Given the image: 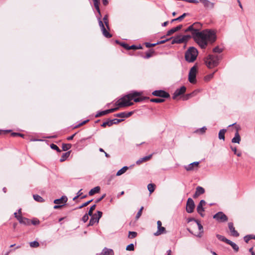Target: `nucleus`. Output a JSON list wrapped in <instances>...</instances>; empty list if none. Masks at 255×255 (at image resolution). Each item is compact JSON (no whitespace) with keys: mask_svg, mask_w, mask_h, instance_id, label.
I'll return each instance as SVG.
<instances>
[{"mask_svg":"<svg viewBox=\"0 0 255 255\" xmlns=\"http://www.w3.org/2000/svg\"><path fill=\"white\" fill-rule=\"evenodd\" d=\"M197 26H201L200 23L195 22L186 29L185 32L191 31L194 41L202 49H205L208 42L212 44L216 41L217 38L216 33L213 30L209 29L200 31L198 29L195 28Z\"/></svg>","mask_w":255,"mask_h":255,"instance_id":"1","label":"nucleus"},{"mask_svg":"<svg viewBox=\"0 0 255 255\" xmlns=\"http://www.w3.org/2000/svg\"><path fill=\"white\" fill-rule=\"evenodd\" d=\"M140 93L136 91L129 93L125 97L121 98L116 103V105L119 107H125L130 106L133 105V103L131 102V100L137 103L143 101L149 98L147 97L140 96Z\"/></svg>","mask_w":255,"mask_h":255,"instance_id":"2","label":"nucleus"},{"mask_svg":"<svg viewBox=\"0 0 255 255\" xmlns=\"http://www.w3.org/2000/svg\"><path fill=\"white\" fill-rule=\"evenodd\" d=\"M198 54L197 49L194 47H190L185 52V60L188 62H193L196 59Z\"/></svg>","mask_w":255,"mask_h":255,"instance_id":"3","label":"nucleus"},{"mask_svg":"<svg viewBox=\"0 0 255 255\" xmlns=\"http://www.w3.org/2000/svg\"><path fill=\"white\" fill-rule=\"evenodd\" d=\"M220 57L213 55H209L206 58L205 62L209 68H212L218 65Z\"/></svg>","mask_w":255,"mask_h":255,"instance_id":"4","label":"nucleus"},{"mask_svg":"<svg viewBox=\"0 0 255 255\" xmlns=\"http://www.w3.org/2000/svg\"><path fill=\"white\" fill-rule=\"evenodd\" d=\"M196 73L197 68L195 66H194L190 69L188 75V80L191 83L194 84L196 83Z\"/></svg>","mask_w":255,"mask_h":255,"instance_id":"5","label":"nucleus"},{"mask_svg":"<svg viewBox=\"0 0 255 255\" xmlns=\"http://www.w3.org/2000/svg\"><path fill=\"white\" fill-rule=\"evenodd\" d=\"M97 18L99 26L101 27L103 35L107 38H111L112 36V35L106 29L104 25L103 22L101 20V17H97Z\"/></svg>","mask_w":255,"mask_h":255,"instance_id":"6","label":"nucleus"},{"mask_svg":"<svg viewBox=\"0 0 255 255\" xmlns=\"http://www.w3.org/2000/svg\"><path fill=\"white\" fill-rule=\"evenodd\" d=\"M213 218L220 222H225L228 220V217L222 212H219L215 214Z\"/></svg>","mask_w":255,"mask_h":255,"instance_id":"7","label":"nucleus"},{"mask_svg":"<svg viewBox=\"0 0 255 255\" xmlns=\"http://www.w3.org/2000/svg\"><path fill=\"white\" fill-rule=\"evenodd\" d=\"M98 216L96 214H94L91 216L90 220L89 226H93L95 223H98L99 219L102 217L103 213L101 211H98Z\"/></svg>","mask_w":255,"mask_h":255,"instance_id":"8","label":"nucleus"},{"mask_svg":"<svg viewBox=\"0 0 255 255\" xmlns=\"http://www.w3.org/2000/svg\"><path fill=\"white\" fill-rule=\"evenodd\" d=\"M195 204L193 199L189 198L186 203V211L188 213H191L194 211Z\"/></svg>","mask_w":255,"mask_h":255,"instance_id":"9","label":"nucleus"},{"mask_svg":"<svg viewBox=\"0 0 255 255\" xmlns=\"http://www.w3.org/2000/svg\"><path fill=\"white\" fill-rule=\"evenodd\" d=\"M152 95L163 98H170V95L168 93L162 90H155L152 93Z\"/></svg>","mask_w":255,"mask_h":255,"instance_id":"10","label":"nucleus"},{"mask_svg":"<svg viewBox=\"0 0 255 255\" xmlns=\"http://www.w3.org/2000/svg\"><path fill=\"white\" fill-rule=\"evenodd\" d=\"M186 88L184 86L181 87L179 89H177L173 94L172 98L174 100L176 99L177 97L184 94L185 93V92H186Z\"/></svg>","mask_w":255,"mask_h":255,"instance_id":"11","label":"nucleus"},{"mask_svg":"<svg viewBox=\"0 0 255 255\" xmlns=\"http://www.w3.org/2000/svg\"><path fill=\"white\" fill-rule=\"evenodd\" d=\"M157 231L156 233L154 234L155 236H159L162 234L166 233L165 228L163 227H162V223L160 221H158L157 222Z\"/></svg>","mask_w":255,"mask_h":255,"instance_id":"12","label":"nucleus"},{"mask_svg":"<svg viewBox=\"0 0 255 255\" xmlns=\"http://www.w3.org/2000/svg\"><path fill=\"white\" fill-rule=\"evenodd\" d=\"M229 229L231 233V235L235 237H238L239 236L240 234L236 230L234 226V224L232 222H229L228 224Z\"/></svg>","mask_w":255,"mask_h":255,"instance_id":"13","label":"nucleus"},{"mask_svg":"<svg viewBox=\"0 0 255 255\" xmlns=\"http://www.w3.org/2000/svg\"><path fill=\"white\" fill-rule=\"evenodd\" d=\"M172 39L171 44H180L184 43L183 38L181 35H178L175 37H172L170 38V40Z\"/></svg>","mask_w":255,"mask_h":255,"instance_id":"14","label":"nucleus"},{"mask_svg":"<svg viewBox=\"0 0 255 255\" xmlns=\"http://www.w3.org/2000/svg\"><path fill=\"white\" fill-rule=\"evenodd\" d=\"M18 221L19 223L21 224H23L25 226H29L31 225V220L26 217H18Z\"/></svg>","mask_w":255,"mask_h":255,"instance_id":"15","label":"nucleus"},{"mask_svg":"<svg viewBox=\"0 0 255 255\" xmlns=\"http://www.w3.org/2000/svg\"><path fill=\"white\" fill-rule=\"evenodd\" d=\"M205 189L201 186H197L196 188V191L193 196L194 198H197L200 195L203 194L205 193Z\"/></svg>","mask_w":255,"mask_h":255,"instance_id":"16","label":"nucleus"},{"mask_svg":"<svg viewBox=\"0 0 255 255\" xmlns=\"http://www.w3.org/2000/svg\"><path fill=\"white\" fill-rule=\"evenodd\" d=\"M133 111H131L129 112H122L120 113L116 114L114 116L115 117L122 118H128L130 117L133 114Z\"/></svg>","mask_w":255,"mask_h":255,"instance_id":"17","label":"nucleus"},{"mask_svg":"<svg viewBox=\"0 0 255 255\" xmlns=\"http://www.w3.org/2000/svg\"><path fill=\"white\" fill-rule=\"evenodd\" d=\"M182 25L180 24V25H178L176 27L171 28V29H170L169 30H168L167 32L166 35L170 36V35L173 34L175 32L178 31L179 30H180L182 28Z\"/></svg>","mask_w":255,"mask_h":255,"instance_id":"18","label":"nucleus"},{"mask_svg":"<svg viewBox=\"0 0 255 255\" xmlns=\"http://www.w3.org/2000/svg\"><path fill=\"white\" fill-rule=\"evenodd\" d=\"M67 200L68 199L66 196H62L60 199L54 200V203L56 204H63L64 205L65 203L67 201Z\"/></svg>","mask_w":255,"mask_h":255,"instance_id":"19","label":"nucleus"},{"mask_svg":"<svg viewBox=\"0 0 255 255\" xmlns=\"http://www.w3.org/2000/svg\"><path fill=\"white\" fill-rule=\"evenodd\" d=\"M206 202L204 200H201L197 206V211L198 213L203 212L204 211V208L203 206L205 205Z\"/></svg>","mask_w":255,"mask_h":255,"instance_id":"20","label":"nucleus"},{"mask_svg":"<svg viewBox=\"0 0 255 255\" xmlns=\"http://www.w3.org/2000/svg\"><path fill=\"white\" fill-rule=\"evenodd\" d=\"M198 93L197 91H194L191 93L187 94L183 96V100H187L193 97H194Z\"/></svg>","mask_w":255,"mask_h":255,"instance_id":"21","label":"nucleus"},{"mask_svg":"<svg viewBox=\"0 0 255 255\" xmlns=\"http://www.w3.org/2000/svg\"><path fill=\"white\" fill-rule=\"evenodd\" d=\"M199 164V162L195 161L188 164L187 166H185V168L187 171H191L193 169L194 166H198Z\"/></svg>","mask_w":255,"mask_h":255,"instance_id":"22","label":"nucleus"},{"mask_svg":"<svg viewBox=\"0 0 255 255\" xmlns=\"http://www.w3.org/2000/svg\"><path fill=\"white\" fill-rule=\"evenodd\" d=\"M241 140V136L239 134L238 130H237L235 134V136L232 139V142L233 143H240Z\"/></svg>","mask_w":255,"mask_h":255,"instance_id":"23","label":"nucleus"},{"mask_svg":"<svg viewBox=\"0 0 255 255\" xmlns=\"http://www.w3.org/2000/svg\"><path fill=\"white\" fill-rule=\"evenodd\" d=\"M152 155V154H150L148 156H146L142 158H141L136 161V163L137 164L139 165V164H141V163H142L143 162L149 160L151 158Z\"/></svg>","mask_w":255,"mask_h":255,"instance_id":"24","label":"nucleus"},{"mask_svg":"<svg viewBox=\"0 0 255 255\" xmlns=\"http://www.w3.org/2000/svg\"><path fill=\"white\" fill-rule=\"evenodd\" d=\"M154 53V51L153 49L150 50L149 52L146 53L145 56H143L142 53H138V54L140 55L141 57H142L144 59H148L150 58L153 54Z\"/></svg>","mask_w":255,"mask_h":255,"instance_id":"25","label":"nucleus"},{"mask_svg":"<svg viewBox=\"0 0 255 255\" xmlns=\"http://www.w3.org/2000/svg\"><path fill=\"white\" fill-rule=\"evenodd\" d=\"M100 191V187L99 186H96L94 187V188L90 190V191L89 192V195L90 196H92L94 195L96 193H98Z\"/></svg>","mask_w":255,"mask_h":255,"instance_id":"26","label":"nucleus"},{"mask_svg":"<svg viewBox=\"0 0 255 255\" xmlns=\"http://www.w3.org/2000/svg\"><path fill=\"white\" fill-rule=\"evenodd\" d=\"M227 244L228 245H230L236 252H237L239 251V248L237 244H236L235 243H234V242H232L231 241H230V240H229V241Z\"/></svg>","mask_w":255,"mask_h":255,"instance_id":"27","label":"nucleus"},{"mask_svg":"<svg viewBox=\"0 0 255 255\" xmlns=\"http://www.w3.org/2000/svg\"><path fill=\"white\" fill-rule=\"evenodd\" d=\"M102 255H114L113 251L111 249L105 248L101 254Z\"/></svg>","mask_w":255,"mask_h":255,"instance_id":"28","label":"nucleus"},{"mask_svg":"<svg viewBox=\"0 0 255 255\" xmlns=\"http://www.w3.org/2000/svg\"><path fill=\"white\" fill-rule=\"evenodd\" d=\"M70 151L63 153L60 159V162H63L66 160V159L69 156L70 154Z\"/></svg>","mask_w":255,"mask_h":255,"instance_id":"29","label":"nucleus"},{"mask_svg":"<svg viewBox=\"0 0 255 255\" xmlns=\"http://www.w3.org/2000/svg\"><path fill=\"white\" fill-rule=\"evenodd\" d=\"M189 15V13H184L182 15H181V16L178 17L177 18H174V19H173L171 20V22H173L174 21H181L186 15Z\"/></svg>","mask_w":255,"mask_h":255,"instance_id":"30","label":"nucleus"},{"mask_svg":"<svg viewBox=\"0 0 255 255\" xmlns=\"http://www.w3.org/2000/svg\"><path fill=\"white\" fill-rule=\"evenodd\" d=\"M227 130L226 129H222L219 132V138L220 139L225 140V133Z\"/></svg>","mask_w":255,"mask_h":255,"instance_id":"31","label":"nucleus"},{"mask_svg":"<svg viewBox=\"0 0 255 255\" xmlns=\"http://www.w3.org/2000/svg\"><path fill=\"white\" fill-rule=\"evenodd\" d=\"M196 224L198 226V229L200 231L199 234L198 235H197V236L201 237L202 236L201 234L203 233V227L198 220L197 221Z\"/></svg>","mask_w":255,"mask_h":255,"instance_id":"32","label":"nucleus"},{"mask_svg":"<svg viewBox=\"0 0 255 255\" xmlns=\"http://www.w3.org/2000/svg\"><path fill=\"white\" fill-rule=\"evenodd\" d=\"M128 166H124L122 168H121L120 170H119L116 174L117 176H120L122 174H124L126 172V171L128 170Z\"/></svg>","mask_w":255,"mask_h":255,"instance_id":"33","label":"nucleus"},{"mask_svg":"<svg viewBox=\"0 0 255 255\" xmlns=\"http://www.w3.org/2000/svg\"><path fill=\"white\" fill-rule=\"evenodd\" d=\"M216 237L218 238V240L220 241H221L222 242H224L226 243V244L228 243L229 240L226 238L224 236L220 235L219 234L216 235Z\"/></svg>","mask_w":255,"mask_h":255,"instance_id":"34","label":"nucleus"},{"mask_svg":"<svg viewBox=\"0 0 255 255\" xmlns=\"http://www.w3.org/2000/svg\"><path fill=\"white\" fill-rule=\"evenodd\" d=\"M150 101L151 102L159 103L164 102L165 100L162 98H152L150 100Z\"/></svg>","mask_w":255,"mask_h":255,"instance_id":"35","label":"nucleus"},{"mask_svg":"<svg viewBox=\"0 0 255 255\" xmlns=\"http://www.w3.org/2000/svg\"><path fill=\"white\" fill-rule=\"evenodd\" d=\"M34 199L37 202H44V199L38 195H33V196Z\"/></svg>","mask_w":255,"mask_h":255,"instance_id":"36","label":"nucleus"},{"mask_svg":"<svg viewBox=\"0 0 255 255\" xmlns=\"http://www.w3.org/2000/svg\"><path fill=\"white\" fill-rule=\"evenodd\" d=\"M155 185L154 184L150 183L147 185V189L150 193H152L155 189Z\"/></svg>","mask_w":255,"mask_h":255,"instance_id":"37","label":"nucleus"},{"mask_svg":"<svg viewBox=\"0 0 255 255\" xmlns=\"http://www.w3.org/2000/svg\"><path fill=\"white\" fill-rule=\"evenodd\" d=\"M116 42L118 44H119L121 46L123 47L124 48L127 50H129V46L125 42H121L119 41L118 40L116 41Z\"/></svg>","mask_w":255,"mask_h":255,"instance_id":"38","label":"nucleus"},{"mask_svg":"<svg viewBox=\"0 0 255 255\" xmlns=\"http://www.w3.org/2000/svg\"><path fill=\"white\" fill-rule=\"evenodd\" d=\"M137 235V234L135 232L129 231L128 238L129 239H133L135 238Z\"/></svg>","mask_w":255,"mask_h":255,"instance_id":"39","label":"nucleus"},{"mask_svg":"<svg viewBox=\"0 0 255 255\" xmlns=\"http://www.w3.org/2000/svg\"><path fill=\"white\" fill-rule=\"evenodd\" d=\"M72 145L70 143L66 144L63 143L62 144V150L63 151H67L71 147Z\"/></svg>","mask_w":255,"mask_h":255,"instance_id":"40","label":"nucleus"},{"mask_svg":"<svg viewBox=\"0 0 255 255\" xmlns=\"http://www.w3.org/2000/svg\"><path fill=\"white\" fill-rule=\"evenodd\" d=\"M112 126V123L111 121V120H108L107 122H104L102 125L101 126L103 128H105L106 126L111 127Z\"/></svg>","mask_w":255,"mask_h":255,"instance_id":"41","label":"nucleus"},{"mask_svg":"<svg viewBox=\"0 0 255 255\" xmlns=\"http://www.w3.org/2000/svg\"><path fill=\"white\" fill-rule=\"evenodd\" d=\"M107 114H108V113H107V110L103 111H100V112H98L97 113V114L95 116V117L98 118V117H101V116L107 115Z\"/></svg>","mask_w":255,"mask_h":255,"instance_id":"42","label":"nucleus"},{"mask_svg":"<svg viewBox=\"0 0 255 255\" xmlns=\"http://www.w3.org/2000/svg\"><path fill=\"white\" fill-rule=\"evenodd\" d=\"M92 201H93V200L88 201L87 202L83 203L82 205H81L79 207L76 208L75 209H74V210L81 209L84 207H86V206H88Z\"/></svg>","mask_w":255,"mask_h":255,"instance_id":"43","label":"nucleus"},{"mask_svg":"<svg viewBox=\"0 0 255 255\" xmlns=\"http://www.w3.org/2000/svg\"><path fill=\"white\" fill-rule=\"evenodd\" d=\"M142 49V46L140 44L138 45H132L131 46H129V50L132 49V50H136V49Z\"/></svg>","mask_w":255,"mask_h":255,"instance_id":"44","label":"nucleus"},{"mask_svg":"<svg viewBox=\"0 0 255 255\" xmlns=\"http://www.w3.org/2000/svg\"><path fill=\"white\" fill-rule=\"evenodd\" d=\"M252 239H253V235H247L244 238L245 242L247 243H248L249 241Z\"/></svg>","mask_w":255,"mask_h":255,"instance_id":"45","label":"nucleus"},{"mask_svg":"<svg viewBox=\"0 0 255 255\" xmlns=\"http://www.w3.org/2000/svg\"><path fill=\"white\" fill-rule=\"evenodd\" d=\"M50 147L54 150H56L58 152H60L61 150L55 144L52 143L50 144Z\"/></svg>","mask_w":255,"mask_h":255,"instance_id":"46","label":"nucleus"},{"mask_svg":"<svg viewBox=\"0 0 255 255\" xmlns=\"http://www.w3.org/2000/svg\"><path fill=\"white\" fill-rule=\"evenodd\" d=\"M39 246V243L36 241L30 243V246L32 248H37Z\"/></svg>","mask_w":255,"mask_h":255,"instance_id":"47","label":"nucleus"},{"mask_svg":"<svg viewBox=\"0 0 255 255\" xmlns=\"http://www.w3.org/2000/svg\"><path fill=\"white\" fill-rule=\"evenodd\" d=\"M134 250V245L133 244H130L127 246L126 250L128 251H133Z\"/></svg>","mask_w":255,"mask_h":255,"instance_id":"48","label":"nucleus"},{"mask_svg":"<svg viewBox=\"0 0 255 255\" xmlns=\"http://www.w3.org/2000/svg\"><path fill=\"white\" fill-rule=\"evenodd\" d=\"M96 207V205L95 204L91 207V208H90V210L88 212V214L89 216H92L93 215H94L93 214V211L95 209Z\"/></svg>","mask_w":255,"mask_h":255,"instance_id":"49","label":"nucleus"},{"mask_svg":"<svg viewBox=\"0 0 255 255\" xmlns=\"http://www.w3.org/2000/svg\"><path fill=\"white\" fill-rule=\"evenodd\" d=\"M111 122L112 123V125H113L114 124H118L119 123H121L122 121H123L124 120L123 119H113V120H111Z\"/></svg>","mask_w":255,"mask_h":255,"instance_id":"50","label":"nucleus"},{"mask_svg":"<svg viewBox=\"0 0 255 255\" xmlns=\"http://www.w3.org/2000/svg\"><path fill=\"white\" fill-rule=\"evenodd\" d=\"M143 209V207L142 206L136 215L135 218L136 220L140 218V217L141 216Z\"/></svg>","mask_w":255,"mask_h":255,"instance_id":"51","label":"nucleus"},{"mask_svg":"<svg viewBox=\"0 0 255 255\" xmlns=\"http://www.w3.org/2000/svg\"><path fill=\"white\" fill-rule=\"evenodd\" d=\"M213 51L215 53H220L223 51V49L219 48V46H216L213 49Z\"/></svg>","mask_w":255,"mask_h":255,"instance_id":"52","label":"nucleus"},{"mask_svg":"<svg viewBox=\"0 0 255 255\" xmlns=\"http://www.w3.org/2000/svg\"><path fill=\"white\" fill-rule=\"evenodd\" d=\"M191 37H192V36L190 35H185L182 36V38H183L184 40V43L187 42Z\"/></svg>","mask_w":255,"mask_h":255,"instance_id":"53","label":"nucleus"},{"mask_svg":"<svg viewBox=\"0 0 255 255\" xmlns=\"http://www.w3.org/2000/svg\"><path fill=\"white\" fill-rule=\"evenodd\" d=\"M145 46L146 47L150 48V47H151L155 46L156 45H157V44H156V43H149V42H146V43H145Z\"/></svg>","mask_w":255,"mask_h":255,"instance_id":"54","label":"nucleus"},{"mask_svg":"<svg viewBox=\"0 0 255 255\" xmlns=\"http://www.w3.org/2000/svg\"><path fill=\"white\" fill-rule=\"evenodd\" d=\"M39 223H40V222H39V220H38L37 219H35L31 220V224H32L33 225H37L39 224Z\"/></svg>","mask_w":255,"mask_h":255,"instance_id":"55","label":"nucleus"},{"mask_svg":"<svg viewBox=\"0 0 255 255\" xmlns=\"http://www.w3.org/2000/svg\"><path fill=\"white\" fill-rule=\"evenodd\" d=\"M88 121H89L88 120L83 121V122L75 126L74 127V128H79L80 127H81V126H83V125L85 124L86 123H87Z\"/></svg>","mask_w":255,"mask_h":255,"instance_id":"56","label":"nucleus"},{"mask_svg":"<svg viewBox=\"0 0 255 255\" xmlns=\"http://www.w3.org/2000/svg\"><path fill=\"white\" fill-rule=\"evenodd\" d=\"M88 216H89L88 214H86L85 215H84L82 218V221L84 222V223H86L89 219V217Z\"/></svg>","mask_w":255,"mask_h":255,"instance_id":"57","label":"nucleus"},{"mask_svg":"<svg viewBox=\"0 0 255 255\" xmlns=\"http://www.w3.org/2000/svg\"><path fill=\"white\" fill-rule=\"evenodd\" d=\"M11 135L12 136H20L22 137H23L24 136V134L20 133H18V132H12V133H11Z\"/></svg>","mask_w":255,"mask_h":255,"instance_id":"58","label":"nucleus"},{"mask_svg":"<svg viewBox=\"0 0 255 255\" xmlns=\"http://www.w3.org/2000/svg\"><path fill=\"white\" fill-rule=\"evenodd\" d=\"M206 129L207 128H206V127H204L202 128H199V129H197L196 130V132H200V133L202 134L205 132Z\"/></svg>","mask_w":255,"mask_h":255,"instance_id":"59","label":"nucleus"},{"mask_svg":"<svg viewBox=\"0 0 255 255\" xmlns=\"http://www.w3.org/2000/svg\"><path fill=\"white\" fill-rule=\"evenodd\" d=\"M214 73H213L212 74H210L208 75H207L205 77V80L206 81H209L210 79H211L214 75Z\"/></svg>","mask_w":255,"mask_h":255,"instance_id":"60","label":"nucleus"},{"mask_svg":"<svg viewBox=\"0 0 255 255\" xmlns=\"http://www.w3.org/2000/svg\"><path fill=\"white\" fill-rule=\"evenodd\" d=\"M118 109L119 108L117 107V108H114L107 110L108 114H110V113H112L113 112H114L117 111L118 110Z\"/></svg>","mask_w":255,"mask_h":255,"instance_id":"61","label":"nucleus"},{"mask_svg":"<svg viewBox=\"0 0 255 255\" xmlns=\"http://www.w3.org/2000/svg\"><path fill=\"white\" fill-rule=\"evenodd\" d=\"M114 177H115V175H111L108 178V179H107V184L108 185H110L111 184L112 180L114 179Z\"/></svg>","mask_w":255,"mask_h":255,"instance_id":"62","label":"nucleus"},{"mask_svg":"<svg viewBox=\"0 0 255 255\" xmlns=\"http://www.w3.org/2000/svg\"><path fill=\"white\" fill-rule=\"evenodd\" d=\"M105 196H106V194H103L100 198L96 199V200L95 201V202L96 203L100 202L102 200H103L105 197Z\"/></svg>","mask_w":255,"mask_h":255,"instance_id":"63","label":"nucleus"},{"mask_svg":"<svg viewBox=\"0 0 255 255\" xmlns=\"http://www.w3.org/2000/svg\"><path fill=\"white\" fill-rule=\"evenodd\" d=\"M204 4L205 6H208L209 3V1L208 0H200Z\"/></svg>","mask_w":255,"mask_h":255,"instance_id":"64","label":"nucleus"}]
</instances>
